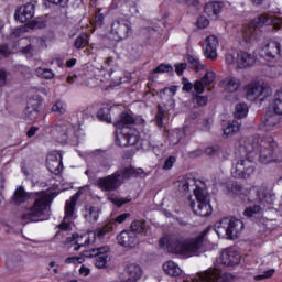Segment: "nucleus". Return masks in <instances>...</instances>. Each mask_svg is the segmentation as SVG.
Returning a JSON list of instances; mask_svg holds the SVG:
<instances>
[{
	"label": "nucleus",
	"mask_w": 282,
	"mask_h": 282,
	"mask_svg": "<svg viewBox=\"0 0 282 282\" xmlns=\"http://www.w3.org/2000/svg\"><path fill=\"white\" fill-rule=\"evenodd\" d=\"M35 200L26 213L22 214L21 219L26 223L46 221L50 219L51 200L45 191L35 193Z\"/></svg>",
	"instance_id": "f257e3e1"
},
{
	"label": "nucleus",
	"mask_w": 282,
	"mask_h": 282,
	"mask_svg": "<svg viewBox=\"0 0 282 282\" xmlns=\"http://www.w3.org/2000/svg\"><path fill=\"white\" fill-rule=\"evenodd\" d=\"M132 35V23L126 18H118L112 21L109 30V39L116 43H121Z\"/></svg>",
	"instance_id": "f03ea898"
},
{
	"label": "nucleus",
	"mask_w": 282,
	"mask_h": 282,
	"mask_svg": "<svg viewBox=\"0 0 282 282\" xmlns=\"http://www.w3.org/2000/svg\"><path fill=\"white\" fill-rule=\"evenodd\" d=\"M194 196L196 198V202H191V208L193 213L199 217L210 216L213 213V208L210 205L208 193L202 187H196L194 189Z\"/></svg>",
	"instance_id": "7ed1b4c3"
},
{
	"label": "nucleus",
	"mask_w": 282,
	"mask_h": 282,
	"mask_svg": "<svg viewBox=\"0 0 282 282\" xmlns=\"http://www.w3.org/2000/svg\"><path fill=\"white\" fill-rule=\"evenodd\" d=\"M274 24V20L268 15H258L253 18L249 24L243 26V37L247 43H250L251 40H257L260 34V29L264 25Z\"/></svg>",
	"instance_id": "20e7f679"
},
{
	"label": "nucleus",
	"mask_w": 282,
	"mask_h": 282,
	"mask_svg": "<svg viewBox=\"0 0 282 282\" xmlns=\"http://www.w3.org/2000/svg\"><path fill=\"white\" fill-rule=\"evenodd\" d=\"M226 191L228 194L232 193L238 196H247L249 202H261L263 197L258 186H253L248 191L238 182L227 183Z\"/></svg>",
	"instance_id": "39448f33"
},
{
	"label": "nucleus",
	"mask_w": 282,
	"mask_h": 282,
	"mask_svg": "<svg viewBox=\"0 0 282 282\" xmlns=\"http://www.w3.org/2000/svg\"><path fill=\"white\" fill-rule=\"evenodd\" d=\"M115 141L119 148L134 147L140 141V132L134 128H123L116 132Z\"/></svg>",
	"instance_id": "423d86ee"
},
{
	"label": "nucleus",
	"mask_w": 282,
	"mask_h": 282,
	"mask_svg": "<svg viewBox=\"0 0 282 282\" xmlns=\"http://www.w3.org/2000/svg\"><path fill=\"white\" fill-rule=\"evenodd\" d=\"M235 119L229 121L227 126L223 129L225 135H231L238 133L241 128L240 119L246 118L249 111V108L246 104L236 105Z\"/></svg>",
	"instance_id": "0eeeda50"
},
{
	"label": "nucleus",
	"mask_w": 282,
	"mask_h": 282,
	"mask_svg": "<svg viewBox=\"0 0 282 282\" xmlns=\"http://www.w3.org/2000/svg\"><path fill=\"white\" fill-rule=\"evenodd\" d=\"M218 228L224 229L228 238L232 239L237 237L238 234L245 229V224L242 220H239V218L226 217V218H221L218 221Z\"/></svg>",
	"instance_id": "6e6552de"
},
{
	"label": "nucleus",
	"mask_w": 282,
	"mask_h": 282,
	"mask_svg": "<svg viewBox=\"0 0 282 282\" xmlns=\"http://www.w3.org/2000/svg\"><path fill=\"white\" fill-rule=\"evenodd\" d=\"M43 100L41 97L30 98L24 108V120L28 122H34L41 115Z\"/></svg>",
	"instance_id": "1a4fd4ad"
},
{
	"label": "nucleus",
	"mask_w": 282,
	"mask_h": 282,
	"mask_svg": "<svg viewBox=\"0 0 282 282\" xmlns=\"http://www.w3.org/2000/svg\"><path fill=\"white\" fill-rule=\"evenodd\" d=\"M228 274L218 268L209 269L196 275L195 282H227Z\"/></svg>",
	"instance_id": "9d476101"
},
{
	"label": "nucleus",
	"mask_w": 282,
	"mask_h": 282,
	"mask_svg": "<svg viewBox=\"0 0 282 282\" xmlns=\"http://www.w3.org/2000/svg\"><path fill=\"white\" fill-rule=\"evenodd\" d=\"M96 185L104 192H116L121 185L120 174L115 172L106 177H99Z\"/></svg>",
	"instance_id": "9b49d317"
},
{
	"label": "nucleus",
	"mask_w": 282,
	"mask_h": 282,
	"mask_svg": "<svg viewBox=\"0 0 282 282\" xmlns=\"http://www.w3.org/2000/svg\"><path fill=\"white\" fill-rule=\"evenodd\" d=\"M110 248L108 246H102L99 248L91 249L89 251V257L95 258L94 263L96 268L104 269L107 268L109 261Z\"/></svg>",
	"instance_id": "f8f14e48"
},
{
	"label": "nucleus",
	"mask_w": 282,
	"mask_h": 282,
	"mask_svg": "<svg viewBox=\"0 0 282 282\" xmlns=\"http://www.w3.org/2000/svg\"><path fill=\"white\" fill-rule=\"evenodd\" d=\"M94 236L95 235L93 234V231L82 234V235L75 232L72 235V237L67 238V242L68 243L75 242L74 250L78 251L80 250V248H87L90 245H93L95 242Z\"/></svg>",
	"instance_id": "ddd939ff"
},
{
	"label": "nucleus",
	"mask_w": 282,
	"mask_h": 282,
	"mask_svg": "<svg viewBox=\"0 0 282 282\" xmlns=\"http://www.w3.org/2000/svg\"><path fill=\"white\" fill-rule=\"evenodd\" d=\"M73 131V126L67 121L59 120L55 126H52L51 133L57 140L62 142H67L70 132Z\"/></svg>",
	"instance_id": "4468645a"
},
{
	"label": "nucleus",
	"mask_w": 282,
	"mask_h": 282,
	"mask_svg": "<svg viewBox=\"0 0 282 282\" xmlns=\"http://www.w3.org/2000/svg\"><path fill=\"white\" fill-rule=\"evenodd\" d=\"M220 263L227 268H235L240 264L241 256L231 248L224 249L219 256Z\"/></svg>",
	"instance_id": "2eb2a0df"
},
{
	"label": "nucleus",
	"mask_w": 282,
	"mask_h": 282,
	"mask_svg": "<svg viewBox=\"0 0 282 282\" xmlns=\"http://www.w3.org/2000/svg\"><path fill=\"white\" fill-rule=\"evenodd\" d=\"M281 43L275 40H269L262 48V56L265 57L267 61L275 59L278 56L281 55Z\"/></svg>",
	"instance_id": "dca6fc26"
},
{
	"label": "nucleus",
	"mask_w": 282,
	"mask_h": 282,
	"mask_svg": "<svg viewBox=\"0 0 282 282\" xmlns=\"http://www.w3.org/2000/svg\"><path fill=\"white\" fill-rule=\"evenodd\" d=\"M281 117L278 113H267L259 129L265 132H272L280 128Z\"/></svg>",
	"instance_id": "f3484780"
},
{
	"label": "nucleus",
	"mask_w": 282,
	"mask_h": 282,
	"mask_svg": "<svg viewBox=\"0 0 282 282\" xmlns=\"http://www.w3.org/2000/svg\"><path fill=\"white\" fill-rule=\"evenodd\" d=\"M35 10L36 8L33 3L21 6L19 10L15 11V20L22 24H25L33 19Z\"/></svg>",
	"instance_id": "a211bd4d"
},
{
	"label": "nucleus",
	"mask_w": 282,
	"mask_h": 282,
	"mask_svg": "<svg viewBox=\"0 0 282 282\" xmlns=\"http://www.w3.org/2000/svg\"><path fill=\"white\" fill-rule=\"evenodd\" d=\"M118 245L123 248H135L138 243L137 234L130 230H123L117 236Z\"/></svg>",
	"instance_id": "6ab92c4d"
},
{
	"label": "nucleus",
	"mask_w": 282,
	"mask_h": 282,
	"mask_svg": "<svg viewBox=\"0 0 282 282\" xmlns=\"http://www.w3.org/2000/svg\"><path fill=\"white\" fill-rule=\"evenodd\" d=\"M205 237H206V231H203L197 237L192 238L189 241L185 242L186 256L199 252V250L204 246Z\"/></svg>",
	"instance_id": "aec40b11"
},
{
	"label": "nucleus",
	"mask_w": 282,
	"mask_h": 282,
	"mask_svg": "<svg viewBox=\"0 0 282 282\" xmlns=\"http://www.w3.org/2000/svg\"><path fill=\"white\" fill-rule=\"evenodd\" d=\"M219 40L216 35H208L206 39L205 57L209 61H216L218 57L217 47Z\"/></svg>",
	"instance_id": "412c9836"
},
{
	"label": "nucleus",
	"mask_w": 282,
	"mask_h": 282,
	"mask_svg": "<svg viewBox=\"0 0 282 282\" xmlns=\"http://www.w3.org/2000/svg\"><path fill=\"white\" fill-rule=\"evenodd\" d=\"M246 96L248 100H258L263 93L265 91V87L260 84L258 80H253L246 86Z\"/></svg>",
	"instance_id": "4be33fe9"
},
{
	"label": "nucleus",
	"mask_w": 282,
	"mask_h": 282,
	"mask_svg": "<svg viewBox=\"0 0 282 282\" xmlns=\"http://www.w3.org/2000/svg\"><path fill=\"white\" fill-rule=\"evenodd\" d=\"M51 163H48V170L53 175H61L63 172V155L58 151H53L51 154Z\"/></svg>",
	"instance_id": "5701e85b"
},
{
	"label": "nucleus",
	"mask_w": 282,
	"mask_h": 282,
	"mask_svg": "<svg viewBox=\"0 0 282 282\" xmlns=\"http://www.w3.org/2000/svg\"><path fill=\"white\" fill-rule=\"evenodd\" d=\"M236 63L238 68L245 69L254 65L257 63V57L250 53H247V51H239L237 53Z\"/></svg>",
	"instance_id": "b1692460"
},
{
	"label": "nucleus",
	"mask_w": 282,
	"mask_h": 282,
	"mask_svg": "<svg viewBox=\"0 0 282 282\" xmlns=\"http://www.w3.org/2000/svg\"><path fill=\"white\" fill-rule=\"evenodd\" d=\"M137 123V119L133 118L129 112L121 111L118 119L113 122V126L117 130L131 129L129 128L132 124Z\"/></svg>",
	"instance_id": "393cba45"
},
{
	"label": "nucleus",
	"mask_w": 282,
	"mask_h": 282,
	"mask_svg": "<svg viewBox=\"0 0 282 282\" xmlns=\"http://www.w3.org/2000/svg\"><path fill=\"white\" fill-rule=\"evenodd\" d=\"M84 219H86L89 224H96L99 220L100 208L93 205L84 206Z\"/></svg>",
	"instance_id": "a878e982"
},
{
	"label": "nucleus",
	"mask_w": 282,
	"mask_h": 282,
	"mask_svg": "<svg viewBox=\"0 0 282 282\" xmlns=\"http://www.w3.org/2000/svg\"><path fill=\"white\" fill-rule=\"evenodd\" d=\"M79 198V192L70 197V200H66L64 205V220L70 219L76 213V206Z\"/></svg>",
	"instance_id": "bb28decb"
},
{
	"label": "nucleus",
	"mask_w": 282,
	"mask_h": 282,
	"mask_svg": "<svg viewBox=\"0 0 282 282\" xmlns=\"http://www.w3.org/2000/svg\"><path fill=\"white\" fill-rule=\"evenodd\" d=\"M223 3L220 1H209L205 4L204 12L209 18H218L223 11Z\"/></svg>",
	"instance_id": "cd10ccee"
},
{
	"label": "nucleus",
	"mask_w": 282,
	"mask_h": 282,
	"mask_svg": "<svg viewBox=\"0 0 282 282\" xmlns=\"http://www.w3.org/2000/svg\"><path fill=\"white\" fill-rule=\"evenodd\" d=\"M223 84L225 86V90L227 93H236L241 87V80L236 76H228L223 80Z\"/></svg>",
	"instance_id": "c85d7f7f"
},
{
	"label": "nucleus",
	"mask_w": 282,
	"mask_h": 282,
	"mask_svg": "<svg viewBox=\"0 0 282 282\" xmlns=\"http://www.w3.org/2000/svg\"><path fill=\"white\" fill-rule=\"evenodd\" d=\"M128 279L123 282H138L142 278V269L139 264H129L127 268Z\"/></svg>",
	"instance_id": "c756f323"
},
{
	"label": "nucleus",
	"mask_w": 282,
	"mask_h": 282,
	"mask_svg": "<svg viewBox=\"0 0 282 282\" xmlns=\"http://www.w3.org/2000/svg\"><path fill=\"white\" fill-rule=\"evenodd\" d=\"M167 251L172 254L186 256L185 242L178 239H172L167 246Z\"/></svg>",
	"instance_id": "7c9ffc66"
},
{
	"label": "nucleus",
	"mask_w": 282,
	"mask_h": 282,
	"mask_svg": "<svg viewBox=\"0 0 282 282\" xmlns=\"http://www.w3.org/2000/svg\"><path fill=\"white\" fill-rule=\"evenodd\" d=\"M163 272L172 278H177L182 274V269L175 261L169 260L163 263Z\"/></svg>",
	"instance_id": "2f4dec72"
},
{
	"label": "nucleus",
	"mask_w": 282,
	"mask_h": 282,
	"mask_svg": "<svg viewBox=\"0 0 282 282\" xmlns=\"http://www.w3.org/2000/svg\"><path fill=\"white\" fill-rule=\"evenodd\" d=\"M113 229H116V223L113 221H109L106 225H104V227L97 228L95 231H93L94 236V241H96V239H104L105 236L109 232H111Z\"/></svg>",
	"instance_id": "473e14b6"
},
{
	"label": "nucleus",
	"mask_w": 282,
	"mask_h": 282,
	"mask_svg": "<svg viewBox=\"0 0 282 282\" xmlns=\"http://www.w3.org/2000/svg\"><path fill=\"white\" fill-rule=\"evenodd\" d=\"M30 198H31V194L25 192L23 186H19V188L15 189L13 195V202L17 205L24 204Z\"/></svg>",
	"instance_id": "72a5a7b5"
},
{
	"label": "nucleus",
	"mask_w": 282,
	"mask_h": 282,
	"mask_svg": "<svg viewBox=\"0 0 282 282\" xmlns=\"http://www.w3.org/2000/svg\"><path fill=\"white\" fill-rule=\"evenodd\" d=\"M111 109H112V107L109 104H105L97 111V118L101 121H106L107 123H112L111 115H110Z\"/></svg>",
	"instance_id": "f704fd0d"
},
{
	"label": "nucleus",
	"mask_w": 282,
	"mask_h": 282,
	"mask_svg": "<svg viewBox=\"0 0 282 282\" xmlns=\"http://www.w3.org/2000/svg\"><path fill=\"white\" fill-rule=\"evenodd\" d=\"M273 112L278 116H282V89L278 90L272 101Z\"/></svg>",
	"instance_id": "c9c22d12"
},
{
	"label": "nucleus",
	"mask_w": 282,
	"mask_h": 282,
	"mask_svg": "<svg viewBox=\"0 0 282 282\" xmlns=\"http://www.w3.org/2000/svg\"><path fill=\"white\" fill-rule=\"evenodd\" d=\"M35 75L40 78V79H44V80H52L56 77V74L53 73V70L47 69V68H43V67H37L35 69Z\"/></svg>",
	"instance_id": "e433bc0d"
},
{
	"label": "nucleus",
	"mask_w": 282,
	"mask_h": 282,
	"mask_svg": "<svg viewBox=\"0 0 282 282\" xmlns=\"http://www.w3.org/2000/svg\"><path fill=\"white\" fill-rule=\"evenodd\" d=\"M51 111L58 116H63L67 112V105L62 100H56L52 106Z\"/></svg>",
	"instance_id": "4c0bfd02"
},
{
	"label": "nucleus",
	"mask_w": 282,
	"mask_h": 282,
	"mask_svg": "<svg viewBox=\"0 0 282 282\" xmlns=\"http://www.w3.org/2000/svg\"><path fill=\"white\" fill-rule=\"evenodd\" d=\"M88 44V36L87 34H80L75 39L74 47L77 50H83Z\"/></svg>",
	"instance_id": "58836bf2"
},
{
	"label": "nucleus",
	"mask_w": 282,
	"mask_h": 282,
	"mask_svg": "<svg viewBox=\"0 0 282 282\" xmlns=\"http://www.w3.org/2000/svg\"><path fill=\"white\" fill-rule=\"evenodd\" d=\"M144 230H145L144 220H133L131 224V230L129 231H132L137 235V234L143 232Z\"/></svg>",
	"instance_id": "ea45409f"
},
{
	"label": "nucleus",
	"mask_w": 282,
	"mask_h": 282,
	"mask_svg": "<svg viewBox=\"0 0 282 282\" xmlns=\"http://www.w3.org/2000/svg\"><path fill=\"white\" fill-rule=\"evenodd\" d=\"M262 207L260 205L249 206L245 209L243 215L248 218L254 217L257 214H260Z\"/></svg>",
	"instance_id": "a19ab883"
},
{
	"label": "nucleus",
	"mask_w": 282,
	"mask_h": 282,
	"mask_svg": "<svg viewBox=\"0 0 282 282\" xmlns=\"http://www.w3.org/2000/svg\"><path fill=\"white\" fill-rule=\"evenodd\" d=\"M216 80V73L214 70H207L200 82L205 84V86H209Z\"/></svg>",
	"instance_id": "79ce46f5"
},
{
	"label": "nucleus",
	"mask_w": 282,
	"mask_h": 282,
	"mask_svg": "<svg viewBox=\"0 0 282 282\" xmlns=\"http://www.w3.org/2000/svg\"><path fill=\"white\" fill-rule=\"evenodd\" d=\"M173 72V67L170 64L161 63L156 68L153 70L154 74H170Z\"/></svg>",
	"instance_id": "37998d69"
},
{
	"label": "nucleus",
	"mask_w": 282,
	"mask_h": 282,
	"mask_svg": "<svg viewBox=\"0 0 282 282\" xmlns=\"http://www.w3.org/2000/svg\"><path fill=\"white\" fill-rule=\"evenodd\" d=\"M115 173H118L119 177L123 180H129L132 177V166L123 167V170L116 171Z\"/></svg>",
	"instance_id": "c03bdc74"
},
{
	"label": "nucleus",
	"mask_w": 282,
	"mask_h": 282,
	"mask_svg": "<svg viewBox=\"0 0 282 282\" xmlns=\"http://www.w3.org/2000/svg\"><path fill=\"white\" fill-rule=\"evenodd\" d=\"M275 273V270L274 269H270L268 271H264L263 274H260V275H254V281L259 282V281H263V280H267V279H270L274 275Z\"/></svg>",
	"instance_id": "a18cd8bd"
},
{
	"label": "nucleus",
	"mask_w": 282,
	"mask_h": 282,
	"mask_svg": "<svg viewBox=\"0 0 282 282\" xmlns=\"http://www.w3.org/2000/svg\"><path fill=\"white\" fill-rule=\"evenodd\" d=\"M85 262V259L80 256H72L69 258H66L65 263L66 264H83Z\"/></svg>",
	"instance_id": "49530a36"
},
{
	"label": "nucleus",
	"mask_w": 282,
	"mask_h": 282,
	"mask_svg": "<svg viewBox=\"0 0 282 282\" xmlns=\"http://www.w3.org/2000/svg\"><path fill=\"white\" fill-rule=\"evenodd\" d=\"M188 63L191 64L192 68L196 72H199L203 68L199 59L193 57L192 55L188 56Z\"/></svg>",
	"instance_id": "de8ad7c7"
},
{
	"label": "nucleus",
	"mask_w": 282,
	"mask_h": 282,
	"mask_svg": "<svg viewBox=\"0 0 282 282\" xmlns=\"http://www.w3.org/2000/svg\"><path fill=\"white\" fill-rule=\"evenodd\" d=\"M198 29H206L209 25V20L205 15H199L196 23Z\"/></svg>",
	"instance_id": "09e8293b"
},
{
	"label": "nucleus",
	"mask_w": 282,
	"mask_h": 282,
	"mask_svg": "<svg viewBox=\"0 0 282 282\" xmlns=\"http://www.w3.org/2000/svg\"><path fill=\"white\" fill-rule=\"evenodd\" d=\"M176 161H177L176 156H173V155L169 156L165 163H163V170L165 171L171 170L173 165H175Z\"/></svg>",
	"instance_id": "8fccbe9b"
},
{
	"label": "nucleus",
	"mask_w": 282,
	"mask_h": 282,
	"mask_svg": "<svg viewBox=\"0 0 282 282\" xmlns=\"http://www.w3.org/2000/svg\"><path fill=\"white\" fill-rule=\"evenodd\" d=\"M11 55V51L9 48V44L4 43V44H0V56L8 58Z\"/></svg>",
	"instance_id": "3c124183"
},
{
	"label": "nucleus",
	"mask_w": 282,
	"mask_h": 282,
	"mask_svg": "<svg viewBox=\"0 0 282 282\" xmlns=\"http://www.w3.org/2000/svg\"><path fill=\"white\" fill-rule=\"evenodd\" d=\"M155 122L159 128L164 126V111L159 109L158 113L155 115Z\"/></svg>",
	"instance_id": "603ef678"
},
{
	"label": "nucleus",
	"mask_w": 282,
	"mask_h": 282,
	"mask_svg": "<svg viewBox=\"0 0 282 282\" xmlns=\"http://www.w3.org/2000/svg\"><path fill=\"white\" fill-rule=\"evenodd\" d=\"M47 25V21L44 19H37L32 22L33 29H44Z\"/></svg>",
	"instance_id": "864d4df0"
},
{
	"label": "nucleus",
	"mask_w": 282,
	"mask_h": 282,
	"mask_svg": "<svg viewBox=\"0 0 282 282\" xmlns=\"http://www.w3.org/2000/svg\"><path fill=\"white\" fill-rule=\"evenodd\" d=\"M189 181L191 178L183 177V180L178 181V187L183 189V192L189 191Z\"/></svg>",
	"instance_id": "5fc2aeb1"
},
{
	"label": "nucleus",
	"mask_w": 282,
	"mask_h": 282,
	"mask_svg": "<svg viewBox=\"0 0 282 282\" xmlns=\"http://www.w3.org/2000/svg\"><path fill=\"white\" fill-rule=\"evenodd\" d=\"M195 100L198 107H204L208 102L207 96L195 95Z\"/></svg>",
	"instance_id": "6e6d98bb"
},
{
	"label": "nucleus",
	"mask_w": 282,
	"mask_h": 282,
	"mask_svg": "<svg viewBox=\"0 0 282 282\" xmlns=\"http://www.w3.org/2000/svg\"><path fill=\"white\" fill-rule=\"evenodd\" d=\"M205 84L202 80H195L194 83V90L197 95H202L205 90Z\"/></svg>",
	"instance_id": "4d7b16f0"
},
{
	"label": "nucleus",
	"mask_w": 282,
	"mask_h": 282,
	"mask_svg": "<svg viewBox=\"0 0 282 282\" xmlns=\"http://www.w3.org/2000/svg\"><path fill=\"white\" fill-rule=\"evenodd\" d=\"M182 83H183V91H186L189 94L194 88V85L186 77H183Z\"/></svg>",
	"instance_id": "13d9d810"
},
{
	"label": "nucleus",
	"mask_w": 282,
	"mask_h": 282,
	"mask_svg": "<svg viewBox=\"0 0 282 282\" xmlns=\"http://www.w3.org/2000/svg\"><path fill=\"white\" fill-rule=\"evenodd\" d=\"M174 67H175L176 75L183 76L184 72L187 68V65H186V63H180V64H176Z\"/></svg>",
	"instance_id": "bf43d9fd"
},
{
	"label": "nucleus",
	"mask_w": 282,
	"mask_h": 282,
	"mask_svg": "<svg viewBox=\"0 0 282 282\" xmlns=\"http://www.w3.org/2000/svg\"><path fill=\"white\" fill-rule=\"evenodd\" d=\"M94 22L96 26H102L105 24L104 13H96Z\"/></svg>",
	"instance_id": "052dcab7"
},
{
	"label": "nucleus",
	"mask_w": 282,
	"mask_h": 282,
	"mask_svg": "<svg viewBox=\"0 0 282 282\" xmlns=\"http://www.w3.org/2000/svg\"><path fill=\"white\" fill-rule=\"evenodd\" d=\"M48 4L59 6L61 8H65L69 0H46Z\"/></svg>",
	"instance_id": "680f3d73"
},
{
	"label": "nucleus",
	"mask_w": 282,
	"mask_h": 282,
	"mask_svg": "<svg viewBox=\"0 0 282 282\" xmlns=\"http://www.w3.org/2000/svg\"><path fill=\"white\" fill-rule=\"evenodd\" d=\"M130 217V214L129 213H123V214H120L118 215L116 218H115V221L117 224H123L126 221V219H128Z\"/></svg>",
	"instance_id": "e2e57ef3"
},
{
	"label": "nucleus",
	"mask_w": 282,
	"mask_h": 282,
	"mask_svg": "<svg viewBox=\"0 0 282 282\" xmlns=\"http://www.w3.org/2000/svg\"><path fill=\"white\" fill-rule=\"evenodd\" d=\"M58 229H61L62 231H69L72 230V226H70V223H67V221H62L58 224Z\"/></svg>",
	"instance_id": "0e129e2a"
},
{
	"label": "nucleus",
	"mask_w": 282,
	"mask_h": 282,
	"mask_svg": "<svg viewBox=\"0 0 282 282\" xmlns=\"http://www.w3.org/2000/svg\"><path fill=\"white\" fill-rule=\"evenodd\" d=\"M185 3L188 7H193L195 9H199L200 8V1L199 0H185Z\"/></svg>",
	"instance_id": "69168bd1"
},
{
	"label": "nucleus",
	"mask_w": 282,
	"mask_h": 282,
	"mask_svg": "<svg viewBox=\"0 0 282 282\" xmlns=\"http://www.w3.org/2000/svg\"><path fill=\"white\" fill-rule=\"evenodd\" d=\"M171 240L166 239V238H161L159 239V247L163 248V249H167L169 250V245H170Z\"/></svg>",
	"instance_id": "338daca9"
},
{
	"label": "nucleus",
	"mask_w": 282,
	"mask_h": 282,
	"mask_svg": "<svg viewBox=\"0 0 282 282\" xmlns=\"http://www.w3.org/2000/svg\"><path fill=\"white\" fill-rule=\"evenodd\" d=\"M8 79L6 70L0 69V87L4 86Z\"/></svg>",
	"instance_id": "774afa93"
}]
</instances>
